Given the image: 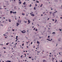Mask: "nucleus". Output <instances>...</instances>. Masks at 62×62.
I'll list each match as a JSON object with an SVG mask.
<instances>
[{
    "instance_id": "f257e3e1",
    "label": "nucleus",
    "mask_w": 62,
    "mask_h": 62,
    "mask_svg": "<svg viewBox=\"0 0 62 62\" xmlns=\"http://www.w3.org/2000/svg\"><path fill=\"white\" fill-rule=\"evenodd\" d=\"M22 33H25V31H22Z\"/></svg>"
},
{
    "instance_id": "f03ea898",
    "label": "nucleus",
    "mask_w": 62,
    "mask_h": 62,
    "mask_svg": "<svg viewBox=\"0 0 62 62\" xmlns=\"http://www.w3.org/2000/svg\"><path fill=\"white\" fill-rule=\"evenodd\" d=\"M16 26H18L19 25V23H16Z\"/></svg>"
},
{
    "instance_id": "7ed1b4c3",
    "label": "nucleus",
    "mask_w": 62,
    "mask_h": 62,
    "mask_svg": "<svg viewBox=\"0 0 62 62\" xmlns=\"http://www.w3.org/2000/svg\"><path fill=\"white\" fill-rule=\"evenodd\" d=\"M43 62H46V61L44 59L43 60Z\"/></svg>"
},
{
    "instance_id": "20e7f679",
    "label": "nucleus",
    "mask_w": 62,
    "mask_h": 62,
    "mask_svg": "<svg viewBox=\"0 0 62 62\" xmlns=\"http://www.w3.org/2000/svg\"><path fill=\"white\" fill-rule=\"evenodd\" d=\"M59 41H61V39L60 38L59 39Z\"/></svg>"
},
{
    "instance_id": "39448f33",
    "label": "nucleus",
    "mask_w": 62,
    "mask_h": 62,
    "mask_svg": "<svg viewBox=\"0 0 62 62\" xmlns=\"http://www.w3.org/2000/svg\"><path fill=\"white\" fill-rule=\"evenodd\" d=\"M37 43L38 44H39V42L38 41H37Z\"/></svg>"
},
{
    "instance_id": "423d86ee",
    "label": "nucleus",
    "mask_w": 62,
    "mask_h": 62,
    "mask_svg": "<svg viewBox=\"0 0 62 62\" xmlns=\"http://www.w3.org/2000/svg\"><path fill=\"white\" fill-rule=\"evenodd\" d=\"M25 2H24V3H23V5H25Z\"/></svg>"
},
{
    "instance_id": "0eeeda50",
    "label": "nucleus",
    "mask_w": 62,
    "mask_h": 62,
    "mask_svg": "<svg viewBox=\"0 0 62 62\" xmlns=\"http://www.w3.org/2000/svg\"><path fill=\"white\" fill-rule=\"evenodd\" d=\"M28 22L29 23H30V21H29V20H28Z\"/></svg>"
},
{
    "instance_id": "6e6552de",
    "label": "nucleus",
    "mask_w": 62,
    "mask_h": 62,
    "mask_svg": "<svg viewBox=\"0 0 62 62\" xmlns=\"http://www.w3.org/2000/svg\"><path fill=\"white\" fill-rule=\"evenodd\" d=\"M9 22H11V20H10V19H9Z\"/></svg>"
},
{
    "instance_id": "1a4fd4ad",
    "label": "nucleus",
    "mask_w": 62,
    "mask_h": 62,
    "mask_svg": "<svg viewBox=\"0 0 62 62\" xmlns=\"http://www.w3.org/2000/svg\"><path fill=\"white\" fill-rule=\"evenodd\" d=\"M13 13V12H12V11H10V13L11 14V13Z\"/></svg>"
},
{
    "instance_id": "9d476101",
    "label": "nucleus",
    "mask_w": 62,
    "mask_h": 62,
    "mask_svg": "<svg viewBox=\"0 0 62 62\" xmlns=\"http://www.w3.org/2000/svg\"><path fill=\"white\" fill-rule=\"evenodd\" d=\"M18 38V36H17L16 37V40L17 39V38Z\"/></svg>"
},
{
    "instance_id": "9b49d317",
    "label": "nucleus",
    "mask_w": 62,
    "mask_h": 62,
    "mask_svg": "<svg viewBox=\"0 0 62 62\" xmlns=\"http://www.w3.org/2000/svg\"><path fill=\"white\" fill-rule=\"evenodd\" d=\"M47 39V40H48L49 41H51V40H50L48 39Z\"/></svg>"
},
{
    "instance_id": "f8f14e48",
    "label": "nucleus",
    "mask_w": 62,
    "mask_h": 62,
    "mask_svg": "<svg viewBox=\"0 0 62 62\" xmlns=\"http://www.w3.org/2000/svg\"><path fill=\"white\" fill-rule=\"evenodd\" d=\"M31 16H34L35 15H33V14H31Z\"/></svg>"
},
{
    "instance_id": "ddd939ff",
    "label": "nucleus",
    "mask_w": 62,
    "mask_h": 62,
    "mask_svg": "<svg viewBox=\"0 0 62 62\" xmlns=\"http://www.w3.org/2000/svg\"><path fill=\"white\" fill-rule=\"evenodd\" d=\"M22 15H25L24 13H22Z\"/></svg>"
},
{
    "instance_id": "4468645a",
    "label": "nucleus",
    "mask_w": 62,
    "mask_h": 62,
    "mask_svg": "<svg viewBox=\"0 0 62 62\" xmlns=\"http://www.w3.org/2000/svg\"><path fill=\"white\" fill-rule=\"evenodd\" d=\"M43 5V4H42L41 5V6H40V7H42V5Z\"/></svg>"
},
{
    "instance_id": "2eb2a0df",
    "label": "nucleus",
    "mask_w": 62,
    "mask_h": 62,
    "mask_svg": "<svg viewBox=\"0 0 62 62\" xmlns=\"http://www.w3.org/2000/svg\"><path fill=\"white\" fill-rule=\"evenodd\" d=\"M59 30L60 31H62V30H61V29H59Z\"/></svg>"
},
{
    "instance_id": "dca6fc26",
    "label": "nucleus",
    "mask_w": 62,
    "mask_h": 62,
    "mask_svg": "<svg viewBox=\"0 0 62 62\" xmlns=\"http://www.w3.org/2000/svg\"><path fill=\"white\" fill-rule=\"evenodd\" d=\"M13 12V13L14 14H15V12Z\"/></svg>"
},
{
    "instance_id": "f3484780",
    "label": "nucleus",
    "mask_w": 62,
    "mask_h": 62,
    "mask_svg": "<svg viewBox=\"0 0 62 62\" xmlns=\"http://www.w3.org/2000/svg\"><path fill=\"white\" fill-rule=\"evenodd\" d=\"M59 54L60 55H61V54H60V52L59 53Z\"/></svg>"
},
{
    "instance_id": "a211bd4d",
    "label": "nucleus",
    "mask_w": 62,
    "mask_h": 62,
    "mask_svg": "<svg viewBox=\"0 0 62 62\" xmlns=\"http://www.w3.org/2000/svg\"><path fill=\"white\" fill-rule=\"evenodd\" d=\"M34 9H35V10H36V8H35V7H34Z\"/></svg>"
},
{
    "instance_id": "6ab92c4d",
    "label": "nucleus",
    "mask_w": 62,
    "mask_h": 62,
    "mask_svg": "<svg viewBox=\"0 0 62 62\" xmlns=\"http://www.w3.org/2000/svg\"><path fill=\"white\" fill-rule=\"evenodd\" d=\"M35 29H35V28H34V29H33V30H35Z\"/></svg>"
},
{
    "instance_id": "aec40b11",
    "label": "nucleus",
    "mask_w": 62,
    "mask_h": 62,
    "mask_svg": "<svg viewBox=\"0 0 62 62\" xmlns=\"http://www.w3.org/2000/svg\"><path fill=\"white\" fill-rule=\"evenodd\" d=\"M54 34H55V32H53L52 33V34H54Z\"/></svg>"
},
{
    "instance_id": "412c9836",
    "label": "nucleus",
    "mask_w": 62,
    "mask_h": 62,
    "mask_svg": "<svg viewBox=\"0 0 62 62\" xmlns=\"http://www.w3.org/2000/svg\"><path fill=\"white\" fill-rule=\"evenodd\" d=\"M29 58H31V57H29Z\"/></svg>"
},
{
    "instance_id": "4be33fe9",
    "label": "nucleus",
    "mask_w": 62,
    "mask_h": 62,
    "mask_svg": "<svg viewBox=\"0 0 62 62\" xmlns=\"http://www.w3.org/2000/svg\"><path fill=\"white\" fill-rule=\"evenodd\" d=\"M38 31V30L37 29L36 30V31Z\"/></svg>"
},
{
    "instance_id": "5701e85b",
    "label": "nucleus",
    "mask_w": 62,
    "mask_h": 62,
    "mask_svg": "<svg viewBox=\"0 0 62 62\" xmlns=\"http://www.w3.org/2000/svg\"><path fill=\"white\" fill-rule=\"evenodd\" d=\"M50 38V36H48V38Z\"/></svg>"
},
{
    "instance_id": "b1692460",
    "label": "nucleus",
    "mask_w": 62,
    "mask_h": 62,
    "mask_svg": "<svg viewBox=\"0 0 62 62\" xmlns=\"http://www.w3.org/2000/svg\"><path fill=\"white\" fill-rule=\"evenodd\" d=\"M24 45V44L23 43V44L22 45V46H23Z\"/></svg>"
},
{
    "instance_id": "393cba45",
    "label": "nucleus",
    "mask_w": 62,
    "mask_h": 62,
    "mask_svg": "<svg viewBox=\"0 0 62 62\" xmlns=\"http://www.w3.org/2000/svg\"><path fill=\"white\" fill-rule=\"evenodd\" d=\"M8 43H6V45H8Z\"/></svg>"
},
{
    "instance_id": "a878e982",
    "label": "nucleus",
    "mask_w": 62,
    "mask_h": 62,
    "mask_svg": "<svg viewBox=\"0 0 62 62\" xmlns=\"http://www.w3.org/2000/svg\"><path fill=\"white\" fill-rule=\"evenodd\" d=\"M19 3H20V4H21V2H19Z\"/></svg>"
},
{
    "instance_id": "bb28decb",
    "label": "nucleus",
    "mask_w": 62,
    "mask_h": 62,
    "mask_svg": "<svg viewBox=\"0 0 62 62\" xmlns=\"http://www.w3.org/2000/svg\"><path fill=\"white\" fill-rule=\"evenodd\" d=\"M32 43H33V42H31V44H32Z\"/></svg>"
},
{
    "instance_id": "cd10ccee",
    "label": "nucleus",
    "mask_w": 62,
    "mask_h": 62,
    "mask_svg": "<svg viewBox=\"0 0 62 62\" xmlns=\"http://www.w3.org/2000/svg\"><path fill=\"white\" fill-rule=\"evenodd\" d=\"M21 20H20V23H21Z\"/></svg>"
},
{
    "instance_id": "c85d7f7f",
    "label": "nucleus",
    "mask_w": 62,
    "mask_h": 62,
    "mask_svg": "<svg viewBox=\"0 0 62 62\" xmlns=\"http://www.w3.org/2000/svg\"><path fill=\"white\" fill-rule=\"evenodd\" d=\"M24 22L26 23H27V22H26V21H25Z\"/></svg>"
},
{
    "instance_id": "c756f323",
    "label": "nucleus",
    "mask_w": 62,
    "mask_h": 62,
    "mask_svg": "<svg viewBox=\"0 0 62 62\" xmlns=\"http://www.w3.org/2000/svg\"><path fill=\"white\" fill-rule=\"evenodd\" d=\"M22 56H23V55H22V56H21V57H22Z\"/></svg>"
},
{
    "instance_id": "7c9ffc66",
    "label": "nucleus",
    "mask_w": 62,
    "mask_h": 62,
    "mask_svg": "<svg viewBox=\"0 0 62 62\" xmlns=\"http://www.w3.org/2000/svg\"><path fill=\"white\" fill-rule=\"evenodd\" d=\"M3 48H4V49H6V48L5 47H5H4Z\"/></svg>"
},
{
    "instance_id": "2f4dec72",
    "label": "nucleus",
    "mask_w": 62,
    "mask_h": 62,
    "mask_svg": "<svg viewBox=\"0 0 62 62\" xmlns=\"http://www.w3.org/2000/svg\"><path fill=\"white\" fill-rule=\"evenodd\" d=\"M37 3H39V1H37Z\"/></svg>"
},
{
    "instance_id": "473e14b6",
    "label": "nucleus",
    "mask_w": 62,
    "mask_h": 62,
    "mask_svg": "<svg viewBox=\"0 0 62 62\" xmlns=\"http://www.w3.org/2000/svg\"><path fill=\"white\" fill-rule=\"evenodd\" d=\"M57 20H56H56L55 21V22H57Z\"/></svg>"
},
{
    "instance_id": "72a5a7b5",
    "label": "nucleus",
    "mask_w": 62,
    "mask_h": 62,
    "mask_svg": "<svg viewBox=\"0 0 62 62\" xmlns=\"http://www.w3.org/2000/svg\"><path fill=\"white\" fill-rule=\"evenodd\" d=\"M3 7H6V6H4Z\"/></svg>"
},
{
    "instance_id": "f704fd0d",
    "label": "nucleus",
    "mask_w": 62,
    "mask_h": 62,
    "mask_svg": "<svg viewBox=\"0 0 62 62\" xmlns=\"http://www.w3.org/2000/svg\"><path fill=\"white\" fill-rule=\"evenodd\" d=\"M16 8V7H15V9H16V8Z\"/></svg>"
},
{
    "instance_id": "c9c22d12",
    "label": "nucleus",
    "mask_w": 62,
    "mask_h": 62,
    "mask_svg": "<svg viewBox=\"0 0 62 62\" xmlns=\"http://www.w3.org/2000/svg\"><path fill=\"white\" fill-rule=\"evenodd\" d=\"M24 54L25 55H26V54Z\"/></svg>"
},
{
    "instance_id": "e433bc0d",
    "label": "nucleus",
    "mask_w": 62,
    "mask_h": 62,
    "mask_svg": "<svg viewBox=\"0 0 62 62\" xmlns=\"http://www.w3.org/2000/svg\"><path fill=\"white\" fill-rule=\"evenodd\" d=\"M50 14H51V13H52L50 12Z\"/></svg>"
},
{
    "instance_id": "4c0bfd02",
    "label": "nucleus",
    "mask_w": 62,
    "mask_h": 62,
    "mask_svg": "<svg viewBox=\"0 0 62 62\" xmlns=\"http://www.w3.org/2000/svg\"><path fill=\"white\" fill-rule=\"evenodd\" d=\"M35 6H37V4H35Z\"/></svg>"
},
{
    "instance_id": "58836bf2",
    "label": "nucleus",
    "mask_w": 62,
    "mask_h": 62,
    "mask_svg": "<svg viewBox=\"0 0 62 62\" xmlns=\"http://www.w3.org/2000/svg\"><path fill=\"white\" fill-rule=\"evenodd\" d=\"M5 9H7V8H5Z\"/></svg>"
},
{
    "instance_id": "ea45409f",
    "label": "nucleus",
    "mask_w": 62,
    "mask_h": 62,
    "mask_svg": "<svg viewBox=\"0 0 62 62\" xmlns=\"http://www.w3.org/2000/svg\"><path fill=\"white\" fill-rule=\"evenodd\" d=\"M30 7H31V4H30Z\"/></svg>"
},
{
    "instance_id": "a19ab883",
    "label": "nucleus",
    "mask_w": 62,
    "mask_h": 62,
    "mask_svg": "<svg viewBox=\"0 0 62 62\" xmlns=\"http://www.w3.org/2000/svg\"><path fill=\"white\" fill-rule=\"evenodd\" d=\"M49 20V18H48V19H47V20Z\"/></svg>"
},
{
    "instance_id": "79ce46f5",
    "label": "nucleus",
    "mask_w": 62,
    "mask_h": 62,
    "mask_svg": "<svg viewBox=\"0 0 62 62\" xmlns=\"http://www.w3.org/2000/svg\"><path fill=\"white\" fill-rule=\"evenodd\" d=\"M60 18H61V19H62V17H60Z\"/></svg>"
},
{
    "instance_id": "37998d69",
    "label": "nucleus",
    "mask_w": 62,
    "mask_h": 62,
    "mask_svg": "<svg viewBox=\"0 0 62 62\" xmlns=\"http://www.w3.org/2000/svg\"><path fill=\"white\" fill-rule=\"evenodd\" d=\"M41 16H43V15H42V14L41 15Z\"/></svg>"
},
{
    "instance_id": "c03bdc74",
    "label": "nucleus",
    "mask_w": 62,
    "mask_h": 62,
    "mask_svg": "<svg viewBox=\"0 0 62 62\" xmlns=\"http://www.w3.org/2000/svg\"><path fill=\"white\" fill-rule=\"evenodd\" d=\"M27 48H28V46H27Z\"/></svg>"
},
{
    "instance_id": "a18cd8bd",
    "label": "nucleus",
    "mask_w": 62,
    "mask_h": 62,
    "mask_svg": "<svg viewBox=\"0 0 62 62\" xmlns=\"http://www.w3.org/2000/svg\"><path fill=\"white\" fill-rule=\"evenodd\" d=\"M2 25V26H3V25Z\"/></svg>"
},
{
    "instance_id": "49530a36",
    "label": "nucleus",
    "mask_w": 62,
    "mask_h": 62,
    "mask_svg": "<svg viewBox=\"0 0 62 62\" xmlns=\"http://www.w3.org/2000/svg\"><path fill=\"white\" fill-rule=\"evenodd\" d=\"M54 21V19H53V21Z\"/></svg>"
},
{
    "instance_id": "de8ad7c7",
    "label": "nucleus",
    "mask_w": 62,
    "mask_h": 62,
    "mask_svg": "<svg viewBox=\"0 0 62 62\" xmlns=\"http://www.w3.org/2000/svg\"><path fill=\"white\" fill-rule=\"evenodd\" d=\"M3 18H4V19H5V17H4Z\"/></svg>"
},
{
    "instance_id": "09e8293b",
    "label": "nucleus",
    "mask_w": 62,
    "mask_h": 62,
    "mask_svg": "<svg viewBox=\"0 0 62 62\" xmlns=\"http://www.w3.org/2000/svg\"><path fill=\"white\" fill-rule=\"evenodd\" d=\"M26 52H27V51H26Z\"/></svg>"
},
{
    "instance_id": "8fccbe9b",
    "label": "nucleus",
    "mask_w": 62,
    "mask_h": 62,
    "mask_svg": "<svg viewBox=\"0 0 62 62\" xmlns=\"http://www.w3.org/2000/svg\"><path fill=\"white\" fill-rule=\"evenodd\" d=\"M49 56H50V57H51V55H49Z\"/></svg>"
},
{
    "instance_id": "3c124183",
    "label": "nucleus",
    "mask_w": 62,
    "mask_h": 62,
    "mask_svg": "<svg viewBox=\"0 0 62 62\" xmlns=\"http://www.w3.org/2000/svg\"><path fill=\"white\" fill-rule=\"evenodd\" d=\"M55 12H57V11H56Z\"/></svg>"
},
{
    "instance_id": "603ef678",
    "label": "nucleus",
    "mask_w": 62,
    "mask_h": 62,
    "mask_svg": "<svg viewBox=\"0 0 62 62\" xmlns=\"http://www.w3.org/2000/svg\"><path fill=\"white\" fill-rule=\"evenodd\" d=\"M33 48H35V46H33Z\"/></svg>"
},
{
    "instance_id": "864d4df0",
    "label": "nucleus",
    "mask_w": 62,
    "mask_h": 62,
    "mask_svg": "<svg viewBox=\"0 0 62 62\" xmlns=\"http://www.w3.org/2000/svg\"><path fill=\"white\" fill-rule=\"evenodd\" d=\"M16 41H17V40H16Z\"/></svg>"
},
{
    "instance_id": "5fc2aeb1",
    "label": "nucleus",
    "mask_w": 62,
    "mask_h": 62,
    "mask_svg": "<svg viewBox=\"0 0 62 62\" xmlns=\"http://www.w3.org/2000/svg\"><path fill=\"white\" fill-rule=\"evenodd\" d=\"M26 16H28V15H27V14Z\"/></svg>"
},
{
    "instance_id": "6e6d98bb",
    "label": "nucleus",
    "mask_w": 62,
    "mask_h": 62,
    "mask_svg": "<svg viewBox=\"0 0 62 62\" xmlns=\"http://www.w3.org/2000/svg\"><path fill=\"white\" fill-rule=\"evenodd\" d=\"M56 13V12H54V13Z\"/></svg>"
},
{
    "instance_id": "4d7b16f0",
    "label": "nucleus",
    "mask_w": 62,
    "mask_h": 62,
    "mask_svg": "<svg viewBox=\"0 0 62 62\" xmlns=\"http://www.w3.org/2000/svg\"><path fill=\"white\" fill-rule=\"evenodd\" d=\"M27 31V32H28V30Z\"/></svg>"
},
{
    "instance_id": "13d9d810",
    "label": "nucleus",
    "mask_w": 62,
    "mask_h": 62,
    "mask_svg": "<svg viewBox=\"0 0 62 62\" xmlns=\"http://www.w3.org/2000/svg\"><path fill=\"white\" fill-rule=\"evenodd\" d=\"M32 28H34V26H32Z\"/></svg>"
},
{
    "instance_id": "bf43d9fd",
    "label": "nucleus",
    "mask_w": 62,
    "mask_h": 62,
    "mask_svg": "<svg viewBox=\"0 0 62 62\" xmlns=\"http://www.w3.org/2000/svg\"><path fill=\"white\" fill-rule=\"evenodd\" d=\"M6 21H7L8 20H7L6 19Z\"/></svg>"
},
{
    "instance_id": "052dcab7",
    "label": "nucleus",
    "mask_w": 62,
    "mask_h": 62,
    "mask_svg": "<svg viewBox=\"0 0 62 62\" xmlns=\"http://www.w3.org/2000/svg\"><path fill=\"white\" fill-rule=\"evenodd\" d=\"M13 31H14V30L13 29Z\"/></svg>"
},
{
    "instance_id": "680f3d73",
    "label": "nucleus",
    "mask_w": 62,
    "mask_h": 62,
    "mask_svg": "<svg viewBox=\"0 0 62 62\" xmlns=\"http://www.w3.org/2000/svg\"><path fill=\"white\" fill-rule=\"evenodd\" d=\"M15 13H16V12H15Z\"/></svg>"
},
{
    "instance_id": "e2e57ef3",
    "label": "nucleus",
    "mask_w": 62,
    "mask_h": 62,
    "mask_svg": "<svg viewBox=\"0 0 62 62\" xmlns=\"http://www.w3.org/2000/svg\"><path fill=\"white\" fill-rule=\"evenodd\" d=\"M5 38H7V37H5Z\"/></svg>"
},
{
    "instance_id": "0e129e2a",
    "label": "nucleus",
    "mask_w": 62,
    "mask_h": 62,
    "mask_svg": "<svg viewBox=\"0 0 62 62\" xmlns=\"http://www.w3.org/2000/svg\"><path fill=\"white\" fill-rule=\"evenodd\" d=\"M13 43H14L13 42L12 43V44H13Z\"/></svg>"
},
{
    "instance_id": "69168bd1",
    "label": "nucleus",
    "mask_w": 62,
    "mask_h": 62,
    "mask_svg": "<svg viewBox=\"0 0 62 62\" xmlns=\"http://www.w3.org/2000/svg\"><path fill=\"white\" fill-rule=\"evenodd\" d=\"M61 62H62V60L61 61Z\"/></svg>"
},
{
    "instance_id": "338daca9",
    "label": "nucleus",
    "mask_w": 62,
    "mask_h": 62,
    "mask_svg": "<svg viewBox=\"0 0 62 62\" xmlns=\"http://www.w3.org/2000/svg\"><path fill=\"white\" fill-rule=\"evenodd\" d=\"M52 9H52V8L51 9V10H52Z\"/></svg>"
},
{
    "instance_id": "774afa93",
    "label": "nucleus",
    "mask_w": 62,
    "mask_h": 62,
    "mask_svg": "<svg viewBox=\"0 0 62 62\" xmlns=\"http://www.w3.org/2000/svg\"><path fill=\"white\" fill-rule=\"evenodd\" d=\"M6 52H5V51H4V53H6Z\"/></svg>"
}]
</instances>
